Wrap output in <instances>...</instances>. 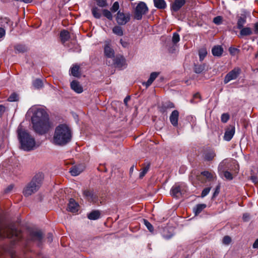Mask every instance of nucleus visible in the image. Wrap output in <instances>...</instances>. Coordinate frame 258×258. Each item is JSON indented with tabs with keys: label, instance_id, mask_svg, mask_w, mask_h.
Segmentation results:
<instances>
[{
	"label": "nucleus",
	"instance_id": "f257e3e1",
	"mask_svg": "<svg viewBox=\"0 0 258 258\" xmlns=\"http://www.w3.org/2000/svg\"><path fill=\"white\" fill-rule=\"evenodd\" d=\"M33 127L35 132L40 135L47 133L50 127L48 115L42 108L36 109L31 117Z\"/></svg>",
	"mask_w": 258,
	"mask_h": 258
},
{
	"label": "nucleus",
	"instance_id": "f03ea898",
	"mask_svg": "<svg viewBox=\"0 0 258 258\" xmlns=\"http://www.w3.org/2000/svg\"><path fill=\"white\" fill-rule=\"evenodd\" d=\"M71 128L66 124H61L55 129L53 136V143L56 145L64 146L72 139Z\"/></svg>",
	"mask_w": 258,
	"mask_h": 258
},
{
	"label": "nucleus",
	"instance_id": "7ed1b4c3",
	"mask_svg": "<svg viewBox=\"0 0 258 258\" xmlns=\"http://www.w3.org/2000/svg\"><path fill=\"white\" fill-rule=\"evenodd\" d=\"M17 133L21 147L23 150L29 151L38 147V145H36L34 138L27 131L19 126Z\"/></svg>",
	"mask_w": 258,
	"mask_h": 258
},
{
	"label": "nucleus",
	"instance_id": "20e7f679",
	"mask_svg": "<svg viewBox=\"0 0 258 258\" xmlns=\"http://www.w3.org/2000/svg\"><path fill=\"white\" fill-rule=\"evenodd\" d=\"M43 178L44 175L42 173L36 174L24 188L23 192L24 195L25 197H28L36 192L41 186Z\"/></svg>",
	"mask_w": 258,
	"mask_h": 258
},
{
	"label": "nucleus",
	"instance_id": "39448f33",
	"mask_svg": "<svg viewBox=\"0 0 258 258\" xmlns=\"http://www.w3.org/2000/svg\"><path fill=\"white\" fill-rule=\"evenodd\" d=\"M148 11V8L146 4L143 2H140L135 9L134 18L138 20H141L143 15L146 14Z\"/></svg>",
	"mask_w": 258,
	"mask_h": 258
},
{
	"label": "nucleus",
	"instance_id": "423d86ee",
	"mask_svg": "<svg viewBox=\"0 0 258 258\" xmlns=\"http://www.w3.org/2000/svg\"><path fill=\"white\" fill-rule=\"evenodd\" d=\"M131 18V15L129 12L123 13L118 11L117 13L116 20L119 25H124L128 23Z\"/></svg>",
	"mask_w": 258,
	"mask_h": 258
},
{
	"label": "nucleus",
	"instance_id": "0eeeda50",
	"mask_svg": "<svg viewBox=\"0 0 258 258\" xmlns=\"http://www.w3.org/2000/svg\"><path fill=\"white\" fill-rule=\"evenodd\" d=\"M241 72L240 68L238 67L234 68L225 76L224 83L226 84L230 81L236 79L241 74Z\"/></svg>",
	"mask_w": 258,
	"mask_h": 258
},
{
	"label": "nucleus",
	"instance_id": "6e6552de",
	"mask_svg": "<svg viewBox=\"0 0 258 258\" xmlns=\"http://www.w3.org/2000/svg\"><path fill=\"white\" fill-rule=\"evenodd\" d=\"M184 191L183 185L176 184L172 187L170 190V195L174 198H178Z\"/></svg>",
	"mask_w": 258,
	"mask_h": 258
},
{
	"label": "nucleus",
	"instance_id": "1a4fd4ad",
	"mask_svg": "<svg viewBox=\"0 0 258 258\" xmlns=\"http://www.w3.org/2000/svg\"><path fill=\"white\" fill-rule=\"evenodd\" d=\"M83 195L84 198L89 202L96 203L98 201V196L93 190H84Z\"/></svg>",
	"mask_w": 258,
	"mask_h": 258
},
{
	"label": "nucleus",
	"instance_id": "9d476101",
	"mask_svg": "<svg viewBox=\"0 0 258 258\" xmlns=\"http://www.w3.org/2000/svg\"><path fill=\"white\" fill-rule=\"evenodd\" d=\"M114 63L116 68L120 70L126 68L127 65L125 58L121 55L116 56L114 60Z\"/></svg>",
	"mask_w": 258,
	"mask_h": 258
},
{
	"label": "nucleus",
	"instance_id": "9b49d317",
	"mask_svg": "<svg viewBox=\"0 0 258 258\" xmlns=\"http://www.w3.org/2000/svg\"><path fill=\"white\" fill-rule=\"evenodd\" d=\"M104 53L107 57L112 58L114 56V51L108 42H106L104 45Z\"/></svg>",
	"mask_w": 258,
	"mask_h": 258
},
{
	"label": "nucleus",
	"instance_id": "f8f14e48",
	"mask_svg": "<svg viewBox=\"0 0 258 258\" xmlns=\"http://www.w3.org/2000/svg\"><path fill=\"white\" fill-rule=\"evenodd\" d=\"M235 133V127L234 126H230L228 127L225 133L224 139L225 141H229L233 138Z\"/></svg>",
	"mask_w": 258,
	"mask_h": 258
},
{
	"label": "nucleus",
	"instance_id": "ddd939ff",
	"mask_svg": "<svg viewBox=\"0 0 258 258\" xmlns=\"http://www.w3.org/2000/svg\"><path fill=\"white\" fill-rule=\"evenodd\" d=\"M178 117L179 112L177 110H173L170 115V121L174 126H177L178 125Z\"/></svg>",
	"mask_w": 258,
	"mask_h": 258
},
{
	"label": "nucleus",
	"instance_id": "4468645a",
	"mask_svg": "<svg viewBox=\"0 0 258 258\" xmlns=\"http://www.w3.org/2000/svg\"><path fill=\"white\" fill-rule=\"evenodd\" d=\"M79 205L73 199L69 201L68 210L72 213H75L78 211Z\"/></svg>",
	"mask_w": 258,
	"mask_h": 258
},
{
	"label": "nucleus",
	"instance_id": "2eb2a0df",
	"mask_svg": "<svg viewBox=\"0 0 258 258\" xmlns=\"http://www.w3.org/2000/svg\"><path fill=\"white\" fill-rule=\"evenodd\" d=\"M159 73L158 72H153L150 74V77L148 81L146 82H143L142 85L145 86L146 88L149 87L153 82V81L157 78Z\"/></svg>",
	"mask_w": 258,
	"mask_h": 258
},
{
	"label": "nucleus",
	"instance_id": "dca6fc26",
	"mask_svg": "<svg viewBox=\"0 0 258 258\" xmlns=\"http://www.w3.org/2000/svg\"><path fill=\"white\" fill-rule=\"evenodd\" d=\"M185 3V0H175L171 5V10L174 12H177Z\"/></svg>",
	"mask_w": 258,
	"mask_h": 258
},
{
	"label": "nucleus",
	"instance_id": "f3484780",
	"mask_svg": "<svg viewBox=\"0 0 258 258\" xmlns=\"http://www.w3.org/2000/svg\"><path fill=\"white\" fill-rule=\"evenodd\" d=\"M71 87L72 90L77 93H81L83 91L82 86L77 81L74 80L71 83Z\"/></svg>",
	"mask_w": 258,
	"mask_h": 258
},
{
	"label": "nucleus",
	"instance_id": "a211bd4d",
	"mask_svg": "<svg viewBox=\"0 0 258 258\" xmlns=\"http://www.w3.org/2000/svg\"><path fill=\"white\" fill-rule=\"evenodd\" d=\"M30 237L32 240L40 241L42 238V233L40 231H34L30 233Z\"/></svg>",
	"mask_w": 258,
	"mask_h": 258
},
{
	"label": "nucleus",
	"instance_id": "6ab92c4d",
	"mask_svg": "<svg viewBox=\"0 0 258 258\" xmlns=\"http://www.w3.org/2000/svg\"><path fill=\"white\" fill-rule=\"evenodd\" d=\"M216 154L213 150L210 149L206 151L204 155V159L207 161H211L215 157Z\"/></svg>",
	"mask_w": 258,
	"mask_h": 258
},
{
	"label": "nucleus",
	"instance_id": "aec40b11",
	"mask_svg": "<svg viewBox=\"0 0 258 258\" xmlns=\"http://www.w3.org/2000/svg\"><path fill=\"white\" fill-rule=\"evenodd\" d=\"M223 52V48L219 45L215 46L212 49V54L215 56H220Z\"/></svg>",
	"mask_w": 258,
	"mask_h": 258
},
{
	"label": "nucleus",
	"instance_id": "412c9836",
	"mask_svg": "<svg viewBox=\"0 0 258 258\" xmlns=\"http://www.w3.org/2000/svg\"><path fill=\"white\" fill-rule=\"evenodd\" d=\"M100 213L98 210H94L90 213L87 217L90 220H95L100 218Z\"/></svg>",
	"mask_w": 258,
	"mask_h": 258
},
{
	"label": "nucleus",
	"instance_id": "4be33fe9",
	"mask_svg": "<svg viewBox=\"0 0 258 258\" xmlns=\"http://www.w3.org/2000/svg\"><path fill=\"white\" fill-rule=\"evenodd\" d=\"M83 171V169L79 166H73L70 168V172L72 175L77 176L80 174Z\"/></svg>",
	"mask_w": 258,
	"mask_h": 258
},
{
	"label": "nucleus",
	"instance_id": "5701e85b",
	"mask_svg": "<svg viewBox=\"0 0 258 258\" xmlns=\"http://www.w3.org/2000/svg\"><path fill=\"white\" fill-rule=\"evenodd\" d=\"M60 37L61 41L64 43L69 39L70 37V33L68 31L63 30L60 33Z\"/></svg>",
	"mask_w": 258,
	"mask_h": 258
},
{
	"label": "nucleus",
	"instance_id": "b1692460",
	"mask_svg": "<svg viewBox=\"0 0 258 258\" xmlns=\"http://www.w3.org/2000/svg\"><path fill=\"white\" fill-rule=\"evenodd\" d=\"M155 7L160 9H163L166 7V4L164 0H154Z\"/></svg>",
	"mask_w": 258,
	"mask_h": 258
},
{
	"label": "nucleus",
	"instance_id": "393cba45",
	"mask_svg": "<svg viewBox=\"0 0 258 258\" xmlns=\"http://www.w3.org/2000/svg\"><path fill=\"white\" fill-rule=\"evenodd\" d=\"M206 205L201 204L197 205L194 209L193 211L195 215H199L206 207Z\"/></svg>",
	"mask_w": 258,
	"mask_h": 258
},
{
	"label": "nucleus",
	"instance_id": "a878e982",
	"mask_svg": "<svg viewBox=\"0 0 258 258\" xmlns=\"http://www.w3.org/2000/svg\"><path fill=\"white\" fill-rule=\"evenodd\" d=\"M240 29V35L241 36H249L252 34V30L249 27H242Z\"/></svg>",
	"mask_w": 258,
	"mask_h": 258
},
{
	"label": "nucleus",
	"instance_id": "bb28decb",
	"mask_svg": "<svg viewBox=\"0 0 258 258\" xmlns=\"http://www.w3.org/2000/svg\"><path fill=\"white\" fill-rule=\"evenodd\" d=\"M33 86L37 89H41L43 87L42 81L39 79H36L32 82Z\"/></svg>",
	"mask_w": 258,
	"mask_h": 258
},
{
	"label": "nucleus",
	"instance_id": "cd10ccee",
	"mask_svg": "<svg viewBox=\"0 0 258 258\" xmlns=\"http://www.w3.org/2000/svg\"><path fill=\"white\" fill-rule=\"evenodd\" d=\"M0 25L4 27H5L6 25L12 26L13 25V22L8 18H2L0 19Z\"/></svg>",
	"mask_w": 258,
	"mask_h": 258
},
{
	"label": "nucleus",
	"instance_id": "c85d7f7f",
	"mask_svg": "<svg viewBox=\"0 0 258 258\" xmlns=\"http://www.w3.org/2000/svg\"><path fill=\"white\" fill-rule=\"evenodd\" d=\"M246 23V17L241 16L238 18L237 26L238 29H241Z\"/></svg>",
	"mask_w": 258,
	"mask_h": 258
},
{
	"label": "nucleus",
	"instance_id": "c756f323",
	"mask_svg": "<svg viewBox=\"0 0 258 258\" xmlns=\"http://www.w3.org/2000/svg\"><path fill=\"white\" fill-rule=\"evenodd\" d=\"M79 69L80 67L77 65L74 66L71 69V74L76 77H78L80 76V73H79Z\"/></svg>",
	"mask_w": 258,
	"mask_h": 258
},
{
	"label": "nucleus",
	"instance_id": "7c9ffc66",
	"mask_svg": "<svg viewBox=\"0 0 258 258\" xmlns=\"http://www.w3.org/2000/svg\"><path fill=\"white\" fill-rule=\"evenodd\" d=\"M205 69V64H195L194 67V71L197 74L202 73Z\"/></svg>",
	"mask_w": 258,
	"mask_h": 258
},
{
	"label": "nucleus",
	"instance_id": "2f4dec72",
	"mask_svg": "<svg viewBox=\"0 0 258 258\" xmlns=\"http://www.w3.org/2000/svg\"><path fill=\"white\" fill-rule=\"evenodd\" d=\"M92 13L93 16L96 19L100 18L101 16V14L99 9H98L97 7H94L92 9Z\"/></svg>",
	"mask_w": 258,
	"mask_h": 258
},
{
	"label": "nucleus",
	"instance_id": "473e14b6",
	"mask_svg": "<svg viewBox=\"0 0 258 258\" xmlns=\"http://www.w3.org/2000/svg\"><path fill=\"white\" fill-rule=\"evenodd\" d=\"M112 31L115 34L118 36H122L123 34L122 28L118 26L114 27Z\"/></svg>",
	"mask_w": 258,
	"mask_h": 258
},
{
	"label": "nucleus",
	"instance_id": "72a5a7b5",
	"mask_svg": "<svg viewBox=\"0 0 258 258\" xmlns=\"http://www.w3.org/2000/svg\"><path fill=\"white\" fill-rule=\"evenodd\" d=\"M149 167H150V164H148L146 166H145V167H144L142 169V170H141V171L140 172V174H139V177L140 178H142L145 175V174L147 173V172L149 170Z\"/></svg>",
	"mask_w": 258,
	"mask_h": 258
},
{
	"label": "nucleus",
	"instance_id": "f704fd0d",
	"mask_svg": "<svg viewBox=\"0 0 258 258\" xmlns=\"http://www.w3.org/2000/svg\"><path fill=\"white\" fill-rule=\"evenodd\" d=\"M174 107V105L173 103L168 102L164 104L162 107V111L164 112L165 110L168 108H172Z\"/></svg>",
	"mask_w": 258,
	"mask_h": 258
},
{
	"label": "nucleus",
	"instance_id": "c9c22d12",
	"mask_svg": "<svg viewBox=\"0 0 258 258\" xmlns=\"http://www.w3.org/2000/svg\"><path fill=\"white\" fill-rule=\"evenodd\" d=\"M143 222L144 224L146 226L149 231L151 232H153L154 231V228L152 225L147 220L144 219Z\"/></svg>",
	"mask_w": 258,
	"mask_h": 258
},
{
	"label": "nucleus",
	"instance_id": "e433bc0d",
	"mask_svg": "<svg viewBox=\"0 0 258 258\" xmlns=\"http://www.w3.org/2000/svg\"><path fill=\"white\" fill-rule=\"evenodd\" d=\"M18 95L15 93H12L8 98V100L10 102H14L18 100Z\"/></svg>",
	"mask_w": 258,
	"mask_h": 258
},
{
	"label": "nucleus",
	"instance_id": "4c0bfd02",
	"mask_svg": "<svg viewBox=\"0 0 258 258\" xmlns=\"http://www.w3.org/2000/svg\"><path fill=\"white\" fill-rule=\"evenodd\" d=\"M103 15L108 19L111 20L112 19V15L111 12L108 10L104 9L103 10Z\"/></svg>",
	"mask_w": 258,
	"mask_h": 258
},
{
	"label": "nucleus",
	"instance_id": "58836bf2",
	"mask_svg": "<svg viewBox=\"0 0 258 258\" xmlns=\"http://www.w3.org/2000/svg\"><path fill=\"white\" fill-rule=\"evenodd\" d=\"M207 52L205 49H202L199 51L200 60L202 61L207 55Z\"/></svg>",
	"mask_w": 258,
	"mask_h": 258
},
{
	"label": "nucleus",
	"instance_id": "ea45409f",
	"mask_svg": "<svg viewBox=\"0 0 258 258\" xmlns=\"http://www.w3.org/2000/svg\"><path fill=\"white\" fill-rule=\"evenodd\" d=\"M180 37L179 35L177 33H174L172 36V42L174 44H176L179 41Z\"/></svg>",
	"mask_w": 258,
	"mask_h": 258
},
{
	"label": "nucleus",
	"instance_id": "a19ab883",
	"mask_svg": "<svg viewBox=\"0 0 258 258\" xmlns=\"http://www.w3.org/2000/svg\"><path fill=\"white\" fill-rule=\"evenodd\" d=\"M119 8V5L118 2H115L113 3L110 10L112 12H116L118 10Z\"/></svg>",
	"mask_w": 258,
	"mask_h": 258
},
{
	"label": "nucleus",
	"instance_id": "79ce46f5",
	"mask_svg": "<svg viewBox=\"0 0 258 258\" xmlns=\"http://www.w3.org/2000/svg\"><path fill=\"white\" fill-rule=\"evenodd\" d=\"M231 242V238L229 236H225L222 240V242L225 245H229Z\"/></svg>",
	"mask_w": 258,
	"mask_h": 258
},
{
	"label": "nucleus",
	"instance_id": "37998d69",
	"mask_svg": "<svg viewBox=\"0 0 258 258\" xmlns=\"http://www.w3.org/2000/svg\"><path fill=\"white\" fill-rule=\"evenodd\" d=\"M213 22L216 25H220L222 22V18L221 16H217L213 19Z\"/></svg>",
	"mask_w": 258,
	"mask_h": 258
},
{
	"label": "nucleus",
	"instance_id": "c03bdc74",
	"mask_svg": "<svg viewBox=\"0 0 258 258\" xmlns=\"http://www.w3.org/2000/svg\"><path fill=\"white\" fill-rule=\"evenodd\" d=\"M229 119V115L227 113H223L221 115V121L222 122L225 123Z\"/></svg>",
	"mask_w": 258,
	"mask_h": 258
},
{
	"label": "nucleus",
	"instance_id": "a18cd8bd",
	"mask_svg": "<svg viewBox=\"0 0 258 258\" xmlns=\"http://www.w3.org/2000/svg\"><path fill=\"white\" fill-rule=\"evenodd\" d=\"M15 49L19 52H23L25 51V47L22 45H17L15 46Z\"/></svg>",
	"mask_w": 258,
	"mask_h": 258
},
{
	"label": "nucleus",
	"instance_id": "49530a36",
	"mask_svg": "<svg viewBox=\"0 0 258 258\" xmlns=\"http://www.w3.org/2000/svg\"><path fill=\"white\" fill-rule=\"evenodd\" d=\"M97 5L100 7H105L107 6V4L105 0H97Z\"/></svg>",
	"mask_w": 258,
	"mask_h": 258
},
{
	"label": "nucleus",
	"instance_id": "de8ad7c7",
	"mask_svg": "<svg viewBox=\"0 0 258 258\" xmlns=\"http://www.w3.org/2000/svg\"><path fill=\"white\" fill-rule=\"evenodd\" d=\"M210 190V187H207L204 188L202 192L201 197L202 198L206 197L209 193Z\"/></svg>",
	"mask_w": 258,
	"mask_h": 258
},
{
	"label": "nucleus",
	"instance_id": "09e8293b",
	"mask_svg": "<svg viewBox=\"0 0 258 258\" xmlns=\"http://www.w3.org/2000/svg\"><path fill=\"white\" fill-rule=\"evenodd\" d=\"M239 51V50L238 49L235 47H230L229 48V51L230 53L232 55H235L236 53Z\"/></svg>",
	"mask_w": 258,
	"mask_h": 258
},
{
	"label": "nucleus",
	"instance_id": "8fccbe9b",
	"mask_svg": "<svg viewBox=\"0 0 258 258\" xmlns=\"http://www.w3.org/2000/svg\"><path fill=\"white\" fill-rule=\"evenodd\" d=\"M224 175L225 177L228 180H231L233 178L232 175L230 172L228 171H226L224 172Z\"/></svg>",
	"mask_w": 258,
	"mask_h": 258
},
{
	"label": "nucleus",
	"instance_id": "3c124183",
	"mask_svg": "<svg viewBox=\"0 0 258 258\" xmlns=\"http://www.w3.org/2000/svg\"><path fill=\"white\" fill-rule=\"evenodd\" d=\"M202 174L206 176L207 178H209V179H211L212 178H213V175L212 174L209 172V171H204L202 172Z\"/></svg>",
	"mask_w": 258,
	"mask_h": 258
},
{
	"label": "nucleus",
	"instance_id": "603ef678",
	"mask_svg": "<svg viewBox=\"0 0 258 258\" xmlns=\"http://www.w3.org/2000/svg\"><path fill=\"white\" fill-rule=\"evenodd\" d=\"M242 219H243V221H245V222L249 221V220L250 219L249 214L248 213L243 214V216H242Z\"/></svg>",
	"mask_w": 258,
	"mask_h": 258
},
{
	"label": "nucleus",
	"instance_id": "864d4df0",
	"mask_svg": "<svg viewBox=\"0 0 258 258\" xmlns=\"http://www.w3.org/2000/svg\"><path fill=\"white\" fill-rule=\"evenodd\" d=\"M6 110V107L3 105H0V117L3 115V114L5 112Z\"/></svg>",
	"mask_w": 258,
	"mask_h": 258
},
{
	"label": "nucleus",
	"instance_id": "5fc2aeb1",
	"mask_svg": "<svg viewBox=\"0 0 258 258\" xmlns=\"http://www.w3.org/2000/svg\"><path fill=\"white\" fill-rule=\"evenodd\" d=\"M120 43L121 45L124 48L127 47L128 45V43L127 42L123 41L122 39L120 40Z\"/></svg>",
	"mask_w": 258,
	"mask_h": 258
},
{
	"label": "nucleus",
	"instance_id": "6e6d98bb",
	"mask_svg": "<svg viewBox=\"0 0 258 258\" xmlns=\"http://www.w3.org/2000/svg\"><path fill=\"white\" fill-rule=\"evenodd\" d=\"M6 34V31L5 30L0 27V38H2Z\"/></svg>",
	"mask_w": 258,
	"mask_h": 258
},
{
	"label": "nucleus",
	"instance_id": "4d7b16f0",
	"mask_svg": "<svg viewBox=\"0 0 258 258\" xmlns=\"http://www.w3.org/2000/svg\"><path fill=\"white\" fill-rule=\"evenodd\" d=\"M219 191H220V187L219 186H217L215 189V192L213 194V197H216L217 196L218 194L219 193Z\"/></svg>",
	"mask_w": 258,
	"mask_h": 258
},
{
	"label": "nucleus",
	"instance_id": "13d9d810",
	"mask_svg": "<svg viewBox=\"0 0 258 258\" xmlns=\"http://www.w3.org/2000/svg\"><path fill=\"white\" fill-rule=\"evenodd\" d=\"M13 185H9L6 189H5V192L8 193L11 191V190L13 188Z\"/></svg>",
	"mask_w": 258,
	"mask_h": 258
},
{
	"label": "nucleus",
	"instance_id": "bf43d9fd",
	"mask_svg": "<svg viewBox=\"0 0 258 258\" xmlns=\"http://www.w3.org/2000/svg\"><path fill=\"white\" fill-rule=\"evenodd\" d=\"M254 33L258 34V22L254 25Z\"/></svg>",
	"mask_w": 258,
	"mask_h": 258
},
{
	"label": "nucleus",
	"instance_id": "052dcab7",
	"mask_svg": "<svg viewBox=\"0 0 258 258\" xmlns=\"http://www.w3.org/2000/svg\"><path fill=\"white\" fill-rule=\"evenodd\" d=\"M253 247L254 248H258V239H257L253 244Z\"/></svg>",
	"mask_w": 258,
	"mask_h": 258
},
{
	"label": "nucleus",
	"instance_id": "680f3d73",
	"mask_svg": "<svg viewBox=\"0 0 258 258\" xmlns=\"http://www.w3.org/2000/svg\"><path fill=\"white\" fill-rule=\"evenodd\" d=\"M47 239L50 242L52 241V235L51 233L48 234Z\"/></svg>",
	"mask_w": 258,
	"mask_h": 258
},
{
	"label": "nucleus",
	"instance_id": "e2e57ef3",
	"mask_svg": "<svg viewBox=\"0 0 258 258\" xmlns=\"http://www.w3.org/2000/svg\"><path fill=\"white\" fill-rule=\"evenodd\" d=\"M130 96L126 97L124 98V104H125L126 105L128 101L130 100Z\"/></svg>",
	"mask_w": 258,
	"mask_h": 258
},
{
	"label": "nucleus",
	"instance_id": "0e129e2a",
	"mask_svg": "<svg viewBox=\"0 0 258 258\" xmlns=\"http://www.w3.org/2000/svg\"><path fill=\"white\" fill-rule=\"evenodd\" d=\"M134 169V165H133L130 169V174L132 173Z\"/></svg>",
	"mask_w": 258,
	"mask_h": 258
},
{
	"label": "nucleus",
	"instance_id": "69168bd1",
	"mask_svg": "<svg viewBox=\"0 0 258 258\" xmlns=\"http://www.w3.org/2000/svg\"><path fill=\"white\" fill-rule=\"evenodd\" d=\"M200 96V94L199 93H197L196 94L194 95V98H199Z\"/></svg>",
	"mask_w": 258,
	"mask_h": 258
},
{
	"label": "nucleus",
	"instance_id": "338daca9",
	"mask_svg": "<svg viewBox=\"0 0 258 258\" xmlns=\"http://www.w3.org/2000/svg\"><path fill=\"white\" fill-rule=\"evenodd\" d=\"M12 258H15L14 255L13 254V253H12Z\"/></svg>",
	"mask_w": 258,
	"mask_h": 258
},
{
	"label": "nucleus",
	"instance_id": "774afa93",
	"mask_svg": "<svg viewBox=\"0 0 258 258\" xmlns=\"http://www.w3.org/2000/svg\"><path fill=\"white\" fill-rule=\"evenodd\" d=\"M221 164H220V165H219V167H218V168L220 169V168H221Z\"/></svg>",
	"mask_w": 258,
	"mask_h": 258
}]
</instances>
